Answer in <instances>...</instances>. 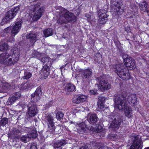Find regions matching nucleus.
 Here are the masks:
<instances>
[{
  "label": "nucleus",
  "instance_id": "nucleus-57",
  "mask_svg": "<svg viewBox=\"0 0 149 149\" xmlns=\"http://www.w3.org/2000/svg\"><path fill=\"white\" fill-rule=\"evenodd\" d=\"M147 131L149 132V127H147Z\"/></svg>",
  "mask_w": 149,
  "mask_h": 149
},
{
  "label": "nucleus",
  "instance_id": "nucleus-36",
  "mask_svg": "<svg viewBox=\"0 0 149 149\" xmlns=\"http://www.w3.org/2000/svg\"><path fill=\"white\" fill-rule=\"evenodd\" d=\"M52 125H48V131L52 134H54L55 132V127L54 126V124H52Z\"/></svg>",
  "mask_w": 149,
  "mask_h": 149
},
{
  "label": "nucleus",
  "instance_id": "nucleus-39",
  "mask_svg": "<svg viewBox=\"0 0 149 149\" xmlns=\"http://www.w3.org/2000/svg\"><path fill=\"white\" fill-rule=\"evenodd\" d=\"M8 45L4 43L0 45V51H3L7 50L8 48Z\"/></svg>",
  "mask_w": 149,
  "mask_h": 149
},
{
  "label": "nucleus",
  "instance_id": "nucleus-10",
  "mask_svg": "<svg viewBox=\"0 0 149 149\" xmlns=\"http://www.w3.org/2000/svg\"><path fill=\"white\" fill-rule=\"evenodd\" d=\"M111 8L114 9V12L117 13L118 15L121 14V12H123V10L119 4V0H111Z\"/></svg>",
  "mask_w": 149,
  "mask_h": 149
},
{
  "label": "nucleus",
  "instance_id": "nucleus-28",
  "mask_svg": "<svg viewBox=\"0 0 149 149\" xmlns=\"http://www.w3.org/2000/svg\"><path fill=\"white\" fill-rule=\"evenodd\" d=\"M43 33L45 37H47L52 36L53 34V31L51 28H47L44 31Z\"/></svg>",
  "mask_w": 149,
  "mask_h": 149
},
{
  "label": "nucleus",
  "instance_id": "nucleus-34",
  "mask_svg": "<svg viewBox=\"0 0 149 149\" xmlns=\"http://www.w3.org/2000/svg\"><path fill=\"white\" fill-rule=\"evenodd\" d=\"M11 52H12L13 54V55H15L16 57L18 56V58L19 56L20 52L19 49L17 47H15L11 50Z\"/></svg>",
  "mask_w": 149,
  "mask_h": 149
},
{
  "label": "nucleus",
  "instance_id": "nucleus-42",
  "mask_svg": "<svg viewBox=\"0 0 149 149\" xmlns=\"http://www.w3.org/2000/svg\"><path fill=\"white\" fill-rule=\"evenodd\" d=\"M34 93L40 97L42 94L41 87H39L38 88Z\"/></svg>",
  "mask_w": 149,
  "mask_h": 149
},
{
  "label": "nucleus",
  "instance_id": "nucleus-38",
  "mask_svg": "<svg viewBox=\"0 0 149 149\" xmlns=\"http://www.w3.org/2000/svg\"><path fill=\"white\" fill-rule=\"evenodd\" d=\"M8 122V119L6 118H2L0 121V125L4 126Z\"/></svg>",
  "mask_w": 149,
  "mask_h": 149
},
{
  "label": "nucleus",
  "instance_id": "nucleus-26",
  "mask_svg": "<svg viewBox=\"0 0 149 149\" xmlns=\"http://www.w3.org/2000/svg\"><path fill=\"white\" fill-rule=\"evenodd\" d=\"M26 38L29 39L31 42H33L37 38V36L35 33L32 32L27 35Z\"/></svg>",
  "mask_w": 149,
  "mask_h": 149
},
{
  "label": "nucleus",
  "instance_id": "nucleus-3",
  "mask_svg": "<svg viewBox=\"0 0 149 149\" xmlns=\"http://www.w3.org/2000/svg\"><path fill=\"white\" fill-rule=\"evenodd\" d=\"M108 118L110 122L109 127L115 130L119 128L121 123L120 116L117 114L114 115L113 113H111Z\"/></svg>",
  "mask_w": 149,
  "mask_h": 149
},
{
  "label": "nucleus",
  "instance_id": "nucleus-35",
  "mask_svg": "<svg viewBox=\"0 0 149 149\" xmlns=\"http://www.w3.org/2000/svg\"><path fill=\"white\" fill-rule=\"evenodd\" d=\"M30 139V138L28 134L26 135H22L20 138V140L24 143H26L28 142Z\"/></svg>",
  "mask_w": 149,
  "mask_h": 149
},
{
  "label": "nucleus",
  "instance_id": "nucleus-51",
  "mask_svg": "<svg viewBox=\"0 0 149 149\" xmlns=\"http://www.w3.org/2000/svg\"><path fill=\"white\" fill-rule=\"evenodd\" d=\"M85 16L87 19L88 20H90L91 18V16L88 14H86L85 15Z\"/></svg>",
  "mask_w": 149,
  "mask_h": 149
},
{
  "label": "nucleus",
  "instance_id": "nucleus-16",
  "mask_svg": "<svg viewBox=\"0 0 149 149\" xmlns=\"http://www.w3.org/2000/svg\"><path fill=\"white\" fill-rule=\"evenodd\" d=\"M22 23V21L20 20L16 22L15 25L12 28V30L11 31V32L12 34H17L19 30L20 29L21 27V25Z\"/></svg>",
  "mask_w": 149,
  "mask_h": 149
},
{
  "label": "nucleus",
  "instance_id": "nucleus-2",
  "mask_svg": "<svg viewBox=\"0 0 149 149\" xmlns=\"http://www.w3.org/2000/svg\"><path fill=\"white\" fill-rule=\"evenodd\" d=\"M76 17L72 13L68 11L64 8L60 9V16L57 20V23L59 24H66L68 22H74L76 21Z\"/></svg>",
  "mask_w": 149,
  "mask_h": 149
},
{
  "label": "nucleus",
  "instance_id": "nucleus-44",
  "mask_svg": "<svg viewBox=\"0 0 149 149\" xmlns=\"http://www.w3.org/2000/svg\"><path fill=\"white\" fill-rule=\"evenodd\" d=\"M34 54L39 59L41 56H42V54L38 52L35 51L34 52Z\"/></svg>",
  "mask_w": 149,
  "mask_h": 149
},
{
  "label": "nucleus",
  "instance_id": "nucleus-20",
  "mask_svg": "<svg viewBox=\"0 0 149 149\" xmlns=\"http://www.w3.org/2000/svg\"><path fill=\"white\" fill-rule=\"evenodd\" d=\"M0 87L3 90H0V93H3L6 92L8 94L10 93L9 90L10 88V85L9 84L7 83L2 84L0 85Z\"/></svg>",
  "mask_w": 149,
  "mask_h": 149
},
{
  "label": "nucleus",
  "instance_id": "nucleus-59",
  "mask_svg": "<svg viewBox=\"0 0 149 149\" xmlns=\"http://www.w3.org/2000/svg\"><path fill=\"white\" fill-rule=\"evenodd\" d=\"M63 68V67H61L60 68V69L61 70Z\"/></svg>",
  "mask_w": 149,
  "mask_h": 149
},
{
  "label": "nucleus",
  "instance_id": "nucleus-46",
  "mask_svg": "<svg viewBox=\"0 0 149 149\" xmlns=\"http://www.w3.org/2000/svg\"><path fill=\"white\" fill-rule=\"evenodd\" d=\"M50 65H45L43 67L42 70H47L48 69H49V71H50V68L49 67V66Z\"/></svg>",
  "mask_w": 149,
  "mask_h": 149
},
{
  "label": "nucleus",
  "instance_id": "nucleus-50",
  "mask_svg": "<svg viewBox=\"0 0 149 149\" xmlns=\"http://www.w3.org/2000/svg\"><path fill=\"white\" fill-rule=\"evenodd\" d=\"M123 59L124 63L126 62V59L129 58V57H128L127 56H126V55H124L123 56Z\"/></svg>",
  "mask_w": 149,
  "mask_h": 149
},
{
  "label": "nucleus",
  "instance_id": "nucleus-49",
  "mask_svg": "<svg viewBox=\"0 0 149 149\" xmlns=\"http://www.w3.org/2000/svg\"><path fill=\"white\" fill-rule=\"evenodd\" d=\"M32 128H30L29 127H26L25 128V130L27 132L28 134L29 133V132H30L32 130Z\"/></svg>",
  "mask_w": 149,
  "mask_h": 149
},
{
  "label": "nucleus",
  "instance_id": "nucleus-7",
  "mask_svg": "<svg viewBox=\"0 0 149 149\" xmlns=\"http://www.w3.org/2000/svg\"><path fill=\"white\" fill-rule=\"evenodd\" d=\"M20 6H21L20 5L8 11L6 16L3 19V22H7L10 19L13 18L20 8Z\"/></svg>",
  "mask_w": 149,
  "mask_h": 149
},
{
  "label": "nucleus",
  "instance_id": "nucleus-31",
  "mask_svg": "<svg viewBox=\"0 0 149 149\" xmlns=\"http://www.w3.org/2000/svg\"><path fill=\"white\" fill-rule=\"evenodd\" d=\"M32 84L29 82L22 83L21 85V89L22 90H26L31 86Z\"/></svg>",
  "mask_w": 149,
  "mask_h": 149
},
{
  "label": "nucleus",
  "instance_id": "nucleus-17",
  "mask_svg": "<svg viewBox=\"0 0 149 149\" xmlns=\"http://www.w3.org/2000/svg\"><path fill=\"white\" fill-rule=\"evenodd\" d=\"M87 118L89 123L93 124H96L99 119L97 115L95 113L89 114Z\"/></svg>",
  "mask_w": 149,
  "mask_h": 149
},
{
  "label": "nucleus",
  "instance_id": "nucleus-5",
  "mask_svg": "<svg viewBox=\"0 0 149 149\" xmlns=\"http://www.w3.org/2000/svg\"><path fill=\"white\" fill-rule=\"evenodd\" d=\"M97 80L96 84L97 85L98 88L101 91L104 92L111 88V84L108 82L107 80L105 79L104 77L100 76L97 78Z\"/></svg>",
  "mask_w": 149,
  "mask_h": 149
},
{
  "label": "nucleus",
  "instance_id": "nucleus-52",
  "mask_svg": "<svg viewBox=\"0 0 149 149\" xmlns=\"http://www.w3.org/2000/svg\"><path fill=\"white\" fill-rule=\"evenodd\" d=\"M90 93L91 94L95 95L97 94V91L93 90H91L90 91Z\"/></svg>",
  "mask_w": 149,
  "mask_h": 149
},
{
  "label": "nucleus",
  "instance_id": "nucleus-37",
  "mask_svg": "<svg viewBox=\"0 0 149 149\" xmlns=\"http://www.w3.org/2000/svg\"><path fill=\"white\" fill-rule=\"evenodd\" d=\"M32 76V74L30 72L25 70L24 73L23 78L24 79H28Z\"/></svg>",
  "mask_w": 149,
  "mask_h": 149
},
{
  "label": "nucleus",
  "instance_id": "nucleus-62",
  "mask_svg": "<svg viewBox=\"0 0 149 149\" xmlns=\"http://www.w3.org/2000/svg\"><path fill=\"white\" fill-rule=\"evenodd\" d=\"M104 17H103V16H102V18H104Z\"/></svg>",
  "mask_w": 149,
  "mask_h": 149
},
{
  "label": "nucleus",
  "instance_id": "nucleus-12",
  "mask_svg": "<svg viewBox=\"0 0 149 149\" xmlns=\"http://www.w3.org/2000/svg\"><path fill=\"white\" fill-rule=\"evenodd\" d=\"M20 93L19 92H16L13 96H10L6 102L8 105H11L13 104L16 100L19 98Z\"/></svg>",
  "mask_w": 149,
  "mask_h": 149
},
{
  "label": "nucleus",
  "instance_id": "nucleus-13",
  "mask_svg": "<svg viewBox=\"0 0 149 149\" xmlns=\"http://www.w3.org/2000/svg\"><path fill=\"white\" fill-rule=\"evenodd\" d=\"M126 100V103L127 102L132 106H133L137 102V99L136 95L131 94L129 95H125Z\"/></svg>",
  "mask_w": 149,
  "mask_h": 149
},
{
  "label": "nucleus",
  "instance_id": "nucleus-29",
  "mask_svg": "<svg viewBox=\"0 0 149 149\" xmlns=\"http://www.w3.org/2000/svg\"><path fill=\"white\" fill-rule=\"evenodd\" d=\"M148 4L146 3L143 2L140 5V8L141 10L144 12H146L148 13Z\"/></svg>",
  "mask_w": 149,
  "mask_h": 149
},
{
  "label": "nucleus",
  "instance_id": "nucleus-30",
  "mask_svg": "<svg viewBox=\"0 0 149 149\" xmlns=\"http://www.w3.org/2000/svg\"><path fill=\"white\" fill-rule=\"evenodd\" d=\"M78 127L77 129L78 130V132L81 134H83L85 132L86 125L85 123H80L78 125Z\"/></svg>",
  "mask_w": 149,
  "mask_h": 149
},
{
  "label": "nucleus",
  "instance_id": "nucleus-14",
  "mask_svg": "<svg viewBox=\"0 0 149 149\" xmlns=\"http://www.w3.org/2000/svg\"><path fill=\"white\" fill-rule=\"evenodd\" d=\"M87 97L83 95H75L72 99V102L75 104H79L86 101Z\"/></svg>",
  "mask_w": 149,
  "mask_h": 149
},
{
  "label": "nucleus",
  "instance_id": "nucleus-4",
  "mask_svg": "<svg viewBox=\"0 0 149 149\" xmlns=\"http://www.w3.org/2000/svg\"><path fill=\"white\" fill-rule=\"evenodd\" d=\"M115 107L120 110H123L125 106L127 104L126 103V100L125 95H118L115 96L114 98Z\"/></svg>",
  "mask_w": 149,
  "mask_h": 149
},
{
  "label": "nucleus",
  "instance_id": "nucleus-32",
  "mask_svg": "<svg viewBox=\"0 0 149 149\" xmlns=\"http://www.w3.org/2000/svg\"><path fill=\"white\" fill-rule=\"evenodd\" d=\"M46 119L47 121L48 122L47 123L48 125H52V124H54L53 122L54 117L52 116L49 114L48 115L46 116Z\"/></svg>",
  "mask_w": 149,
  "mask_h": 149
},
{
  "label": "nucleus",
  "instance_id": "nucleus-9",
  "mask_svg": "<svg viewBox=\"0 0 149 149\" xmlns=\"http://www.w3.org/2000/svg\"><path fill=\"white\" fill-rule=\"evenodd\" d=\"M106 12V11L104 9H101L98 11V21L100 24H104L107 22V16Z\"/></svg>",
  "mask_w": 149,
  "mask_h": 149
},
{
  "label": "nucleus",
  "instance_id": "nucleus-61",
  "mask_svg": "<svg viewBox=\"0 0 149 149\" xmlns=\"http://www.w3.org/2000/svg\"><path fill=\"white\" fill-rule=\"evenodd\" d=\"M71 123H73L72 122V121H71Z\"/></svg>",
  "mask_w": 149,
  "mask_h": 149
},
{
  "label": "nucleus",
  "instance_id": "nucleus-60",
  "mask_svg": "<svg viewBox=\"0 0 149 149\" xmlns=\"http://www.w3.org/2000/svg\"><path fill=\"white\" fill-rule=\"evenodd\" d=\"M96 58H97V57H96V58H95V60H97Z\"/></svg>",
  "mask_w": 149,
  "mask_h": 149
},
{
  "label": "nucleus",
  "instance_id": "nucleus-22",
  "mask_svg": "<svg viewBox=\"0 0 149 149\" xmlns=\"http://www.w3.org/2000/svg\"><path fill=\"white\" fill-rule=\"evenodd\" d=\"M9 50H8L6 52L3 53L0 55V63H5L6 62L7 59L10 56L8 53Z\"/></svg>",
  "mask_w": 149,
  "mask_h": 149
},
{
  "label": "nucleus",
  "instance_id": "nucleus-27",
  "mask_svg": "<svg viewBox=\"0 0 149 149\" xmlns=\"http://www.w3.org/2000/svg\"><path fill=\"white\" fill-rule=\"evenodd\" d=\"M28 134L30 139H36L38 136V134L36 129L33 127H32V130Z\"/></svg>",
  "mask_w": 149,
  "mask_h": 149
},
{
  "label": "nucleus",
  "instance_id": "nucleus-21",
  "mask_svg": "<svg viewBox=\"0 0 149 149\" xmlns=\"http://www.w3.org/2000/svg\"><path fill=\"white\" fill-rule=\"evenodd\" d=\"M89 130L94 131L95 132L97 133L98 135L100 137H104L105 136V131L100 126H98L96 129H94L93 127H91Z\"/></svg>",
  "mask_w": 149,
  "mask_h": 149
},
{
  "label": "nucleus",
  "instance_id": "nucleus-47",
  "mask_svg": "<svg viewBox=\"0 0 149 149\" xmlns=\"http://www.w3.org/2000/svg\"><path fill=\"white\" fill-rule=\"evenodd\" d=\"M98 149H111V148H108L107 146H100Z\"/></svg>",
  "mask_w": 149,
  "mask_h": 149
},
{
  "label": "nucleus",
  "instance_id": "nucleus-45",
  "mask_svg": "<svg viewBox=\"0 0 149 149\" xmlns=\"http://www.w3.org/2000/svg\"><path fill=\"white\" fill-rule=\"evenodd\" d=\"M98 102H102L104 103L106 99L103 97L100 96L98 97Z\"/></svg>",
  "mask_w": 149,
  "mask_h": 149
},
{
  "label": "nucleus",
  "instance_id": "nucleus-41",
  "mask_svg": "<svg viewBox=\"0 0 149 149\" xmlns=\"http://www.w3.org/2000/svg\"><path fill=\"white\" fill-rule=\"evenodd\" d=\"M50 71H49L48 69V70H41V73L44 75V78L46 79L49 75Z\"/></svg>",
  "mask_w": 149,
  "mask_h": 149
},
{
  "label": "nucleus",
  "instance_id": "nucleus-11",
  "mask_svg": "<svg viewBox=\"0 0 149 149\" xmlns=\"http://www.w3.org/2000/svg\"><path fill=\"white\" fill-rule=\"evenodd\" d=\"M21 133V132L19 130L13 128L10 131V133L8 134V137L10 139H13V141H14V140L19 139V136L17 135Z\"/></svg>",
  "mask_w": 149,
  "mask_h": 149
},
{
  "label": "nucleus",
  "instance_id": "nucleus-25",
  "mask_svg": "<svg viewBox=\"0 0 149 149\" xmlns=\"http://www.w3.org/2000/svg\"><path fill=\"white\" fill-rule=\"evenodd\" d=\"M125 112V114L126 116H127L128 118L131 117L132 114V111L130 110L128 106V104H127L124 108L123 110Z\"/></svg>",
  "mask_w": 149,
  "mask_h": 149
},
{
  "label": "nucleus",
  "instance_id": "nucleus-43",
  "mask_svg": "<svg viewBox=\"0 0 149 149\" xmlns=\"http://www.w3.org/2000/svg\"><path fill=\"white\" fill-rule=\"evenodd\" d=\"M104 103L100 102H98L97 104V109L98 110L102 109L104 107Z\"/></svg>",
  "mask_w": 149,
  "mask_h": 149
},
{
  "label": "nucleus",
  "instance_id": "nucleus-40",
  "mask_svg": "<svg viewBox=\"0 0 149 149\" xmlns=\"http://www.w3.org/2000/svg\"><path fill=\"white\" fill-rule=\"evenodd\" d=\"M63 115V113L62 112L59 111L56 114V117L58 120H60L62 118Z\"/></svg>",
  "mask_w": 149,
  "mask_h": 149
},
{
  "label": "nucleus",
  "instance_id": "nucleus-19",
  "mask_svg": "<svg viewBox=\"0 0 149 149\" xmlns=\"http://www.w3.org/2000/svg\"><path fill=\"white\" fill-rule=\"evenodd\" d=\"M84 78L90 79L92 76L93 72L91 69L88 68L84 70L82 72Z\"/></svg>",
  "mask_w": 149,
  "mask_h": 149
},
{
  "label": "nucleus",
  "instance_id": "nucleus-24",
  "mask_svg": "<svg viewBox=\"0 0 149 149\" xmlns=\"http://www.w3.org/2000/svg\"><path fill=\"white\" fill-rule=\"evenodd\" d=\"M50 58L48 57H43V56H41L40 58L39 59L41 61V62L45 65H52V63L50 61Z\"/></svg>",
  "mask_w": 149,
  "mask_h": 149
},
{
  "label": "nucleus",
  "instance_id": "nucleus-55",
  "mask_svg": "<svg viewBox=\"0 0 149 149\" xmlns=\"http://www.w3.org/2000/svg\"><path fill=\"white\" fill-rule=\"evenodd\" d=\"M11 29V27L10 26H9L7 28H6L5 29V30L6 31H8L9 29Z\"/></svg>",
  "mask_w": 149,
  "mask_h": 149
},
{
  "label": "nucleus",
  "instance_id": "nucleus-8",
  "mask_svg": "<svg viewBox=\"0 0 149 149\" xmlns=\"http://www.w3.org/2000/svg\"><path fill=\"white\" fill-rule=\"evenodd\" d=\"M27 107V114L29 117L31 118L33 117L37 114L38 110L36 104L30 102Z\"/></svg>",
  "mask_w": 149,
  "mask_h": 149
},
{
  "label": "nucleus",
  "instance_id": "nucleus-56",
  "mask_svg": "<svg viewBox=\"0 0 149 149\" xmlns=\"http://www.w3.org/2000/svg\"><path fill=\"white\" fill-rule=\"evenodd\" d=\"M47 106L48 107H49L51 106V104H46Z\"/></svg>",
  "mask_w": 149,
  "mask_h": 149
},
{
  "label": "nucleus",
  "instance_id": "nucleus-6",
  "mask_svg": "<svg viewBox=\"0 0 149 149\" xmlns=\"http://www.w3.org/2000/svg\"><path fill=\"white\" fill-rule=\"evenodd\" d=\"M33 9L32 19L34 21H37L41 17L42 13L44 11V8L40 6V3H38L34 6Z\"/></svg>",
  "mask_w": 149,
  "mask_h": 149
},
{
  "label": "nucleus",
  "instance_id": "nucleus-48",
  "mask_svg": "<svg viewBox=\"0 0 149 149\" xmlns=\"http://www.w3.org/2000/svg\"><path fill=\"white\" fill-rule=\"evenodd\" d=\"M64 47L63 46H58L57 47V49L60 51H62L64 50Z\"/></svg>",
  "mask_w": 149,
  "mask_h": 149
},
{
  "label": "nucleus",
  "instance_id": "nucleus-54",
  "mask_svg": "<svg viewBox=\"0 0 149 149\" xmlns=\"http://www.w3.org/2000/svg\"><path fill=\"white\" fill-rule=\"evenodd\" d=\"M98 56H99L98 58L97 59V61H100L101 60V55L100 54H98Z\"/></svg>",
  "mask_w": 149,
  "mask_h": 149
},
{
  "label": "nucleus",
  "instance_id": "nucleus-53",
  "mask_svg": "<svg viewBox=\"0 0 149 149\" xmlns=\"http://www.w3.org/2000/svg\"><path fill=\"white\" fill-rule=\"evenodd\" d=\"M30 149H37V147L35 145H33L31 146Z\"/></svg>",
  "mask_w": 149,
  "mask_h": 149
},
{
  "label": "nucleus",
  "instance_id": "nucleus-1",
  "mask_svg": "<svg viewBox=\"0 0 149 149\" xmlns=\"http://www.w3.org/2000/svg\"><path fill=\"white\" fill-rule=\"evenodd\" d=\"M125 60L124 64L123 63L116 64L113 66V68L114 72L119 77L123 80H127L130 78V76L125 65L126 67L134 69L136 68V64L135 60L129 57V59Z\"/></svg>",
  "mask_w": 149,
  "mask_h": 149
},
{
  "label": "nucleus",
  "instance_id": "nucleus-58",
  "mask_svg": "<svg viewBox=\"0 0 149 149\" xmlns=\"http://www.w3.org/2000/svg\"><path fill=\"white\" fill-rule=\"evenodd\" d=\"M144 149H149V147H147L146 148H145Z\"/></svg>",
  "mask_w": 149,
  "mask_h": 149
},
{
  "label": "nucleus",
  "instance_id": "nucleus-33",
  "mask_svg": "<svg viewBox=\"0 0 149 149\" xmlns=\"http://www.w3.org/2000/svg\"><path fill=\"white\" fill-rule=\"evenodd\" d=\"M31 102L33 103L37 102L38 100H40V97L38 95H36L35 94L33 93L31 95Z\"/></svg>",
  "mask_w": 149,
  "mask_h": 149
},
{
  "label": "nucleus",
  "instance_id": "nucleus-18",
  "mask_svg": "<svg viewBox=\"0 0 149 149\" xmlns=\"http://www.w3.org/2000/svg\"><path fill=\"white\" fill-rule=\"evenodd\" d=\"M18 59V56L16 57L15 56V55H12L8 61L7 60L6 61V64L9 66L13 65L17 62Z\"/></svg>",
  "mask_w": 149,
  "mask_h": 149
},
{
  "label": "nucleus",
  "instance_id": "nucleus-23",
  "mask_svg": "<svg viewBox=\"0 0 149 149\" xmlns=\"http://www.w3.org/2000/svg\"><path fill=\"white\" fill-rule=\"evenodd\" d=\"M75 86L70 83H68L65 85L64 90L67 94H69L70 92H73L75 90Z\"/></svg>",
  "mask_w": 149,
  "mask_h": 149
},
{
  "label": "nucleus",
  "instance_id": "nucleus-15",
  "mask_svg": "<svg viewBox=\"0 0 149 149\" xmlns=\"http://www.w3.org/2000/svg\"><path fill=\"white\" fill-rule=\"evenodd\" d=\"M67 143L65 140L62 139L58 140L56 142H53L52 143V145L54 148H58L62 146L66 145Z\"/></svg>",
  "mask_w": 149,
  "mask_h": 149
}]
</instances>
